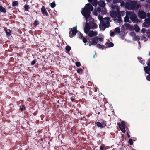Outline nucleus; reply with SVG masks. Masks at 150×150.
I'll use <instances>...</instances> for the list:
<instances>
[{
	"instance_id": "f257e3e1",
	"label": "nucleus",
	"mask_w": 150,
	"mask_h": 150,
	"mask_svg": "<svg viewBox=\"0 0 150 150\" xmlns=\"http://www.w3.org/2000/svg\"><path fill=\"white\" fill-rule=\"evenodd\" d=\"M93 9V8L91 5L88 3L86 5L84 8L81 11V14L84 17L86 21V24L84 29V32L86 34L88 33L91 28L88 25L87 22L91 19L90 15L91 11H92Z\"/></svg>"
},
{
	"instance_id": "f03ea898",
	"label": "nucleus",
	"mask_w": 150,
	"mask_h": 150,
	"mask_svg": "<svg viewBox=\"0 0 150 150\" xmlns=\"http://www.w3.org/2000/svg\"><path fill=\"white\" fill-rule=\"evenodd\" d=\"M113 0L114 3H116L120 2V3L121 6H125V7L128 9H136L140 7V5L137 4V2L135 1L128 2L126 3L125 5L124 2L121 0L119 1H117L115 0Z\"/></svg>"
},
{
	"instance_id": "7ed1b4c3",
	"label": "nucleus",
	"mask_w": 150,
	"mask_h": 150,
	"mask_svg": "<svg viewBox=\"0 0 150 150\" xmlns=\"http://www.w3.org/2000/svg\"><path fill=\"white\" fill-rule=\"evenodd\" d=\"M111 8L113 10L110 12V16L115 20H117L118 21V22L120 23L122 22V21L120 14L119 9L118 6L116 5H113L112 6Z\"/></svg>"
},
{
	"instance_id": "20e7f679",
	"label": "nucleus",
	"mask_w": 150,
	"mask_h": 150,
	"mask_svg": "<svg viewBox=\"0 0 150 150\" xmlns=\"http://www.w3.org/2000/svg\"><path fill=\"white\" fill-rule=\"evenodd\" d=\"M126 16L124 18L125 22H130L129 18L134 22H136L137 21L136 15L133 12L127 11L126 12Z\"/></svg>"
},
{
	"instance_id": "39448f33",
	"label": "nucleus",
	"mask_w": 150,
	"mask_h": 150,
	"mask_svg": "<svg viewBox=\"0 0 150 150\" xmlns=\"http://www.w3.org/2000/svg\"><path fill=\"white\" fill-rule=\"evenodd\" d=\"M103 40V37H101L98 38V37H95L92 39V44L93 45H96L98 43H100V42Z\"/></svg>"
},
{
	"instance_id": "423d86ee",
	"label": "nucleus",
	"mask_w": 150,
	"mask_h": 150,
	"mask_svg": "<svg viewBox=\"0 0 150 150\" xmlns=\"http://www.w3.org/2000/svg\"><path fill=\"white\" fill-rule=\"evenodd\" d=\"M133 29L132 27L128 23L125 24L122 27V30L123 31H125L127 30H131Z\"/></svg>"
},
{
	"instance_id": "0eeeda50",
	"label": "nucleus",
	"mask_w": 150,
	"mask_h": 150,
	"mask_svg": "<svg viewBox=\"0 0 150 150\" xmlns=\"http://www.w3.org/2000/svg\"><path fill=\"white\" fill-rule=\"evenodd\" d=\"M111 21H110L109 18L107 17L104 18L103 19L102 22H101L104 24L105 25L107 28H108L110 26V22Z\"/></svg>"
},
{
	"instance_id": "6e6552de",
	"label": "nucleus",
	"mask_w": 150,
	"mask_h": 150,
	"mask_svg": "<svg viewBox=\"0 0 150 150\" xmlns=\"http://www.w3.org/2000/svg\"><path fill=\"white\" fill-rule=\"evenodd\" d=\"M138 16L141 19H144L146 16V13L142 11H139L138 13Z\"/></svg>"
},
{
	"instance_id": "1a4fd4ad",
	"label": "nucleus",
	"mask_w": 150,
	"mask_h": 150,
	"mask_svg": "<svg viewBox=\"0 0 150 150\" xmlns=\"http://www.w3.org/2000/svg\"><path fill=\"white\" fill-rule=\"evenodd\" d=\"M77 27L76 26L75 27H74L72 28H71V30L69 32V36L70 37H72V36L71 35V32L73 35H75L76 34L77 32Z\"/></svg>"
},
{
	"instance_id": "9d476101",
	"label": "nucleus",
	"mask_w": 150,
	"mask_h": 150,
	"mask_svg": "<svg viewBox=\"0 0 150 150\" xmlns=\"http://www.w3.org/2000/svg\"><path fill=\"white\" fill-rule=\"evenodd\" d=\"M145 21L143 24V26L145 27H148L150 25V18L145 19Z\"/></svg>"
},
{
	"instance_id": "9b49d317",
	"label": "nucleus",
	"mask_w": 150,
	"mask_h": 150,
	"mask_svg": "<svg viewBox=\"0 0 150 150\" xmlns=\"http://www.w3.org/2000/svg\"><path fill=\"white\" fill-rule=\"evenodd\" d=\"M96 123L97 125L99 127L101 128L103 127L106 125V123L105 121H103L101 123L98 122H96Z\"/></svg>"
},
{
	"instance_id": "f8f14e48",
	"label": "nucleus",
	"mask_w": 150,
	"mask_h": 150,
	"mask_svg": "<svg viewBox=\"0 0 150 150\" xmlns=\"http://www.w3.org/2000/svg\"><path fill=\"white\" fill-rule=\"evenodd\" d=\"M97 10L98 12H101L102 14H105L106 13V9L105 8L101 9L99 7H98L97 8Z\"/></svg>"
},
{
	"instance_id": "ddd939ff",
	"label": "nucleus",
	"mask_w": 150,
	"mask_h": 150,
	"mask_svg": "<svg viewBox=\"0 0 150 150\" xmlns=\"http://www.w3.org/2000/svg\"><path fill=\"white\" fill-rule=\"evenodd\" d=\"M148 66L144 67V70L146 73L149 74L150 73V61L148 62Z\"/></svg>"
},
{
	"instance_id": "4468645a",
	"label": "nucleus",
	"mask_w": 150,
	"mask_h": 150,
	"mask_svg": "<svg viewBox=\"0 0 150 150\" xmlns=\"http://www.w3.org/2000/svg\"><path fill=\"white\" fill-rule=\"evenodd\" d=\"M88 35L90 37H92L97 35L98 33L96 31H91L88 34Z\"/></svg>"
},
{
	"instance_id": "2eb2a0df",
	"label": "nucleus",
	"mask_w": 150,
	"mask_h": 150,
	"mask_svg": "<svg viewBox=\"0 0 150 150\" xmlns=\"http://www.w3.org/2000/svg\"><path fill=\"white\" fill-rule=\"evenodd\" d=\"M89 26L91 28L95 29L97 27V25L94 22L91 21L89 23Z\"/></svg>"
},
{
	"instance_id": "dca6fc26",
	"label": "nucleus",
	"mask_w": 150,
	"mask_h": 150,
	"mask_svg": "<svg viewBox=\"0 0 150 150\" xmlns=\"http://www.w3.org/2000/svg\"><path fill=\"white\" fill-rule=\"evenodd\" d=\"M98 5L100 7H104L105 5V3L103 1L100 0L98 2Z\"/></svg>"
},
{
	"instance_id": "f3484780",
	"label": "nucleus",
	"mask_w": 150,
	"mask_h": 150,
	"mask_svg": "<svg viewBox=\"0 0 150 150\" xmlns=\"http://www.w3.org/2000/svg\"><path fill=\"white\" fill-rule=\"evenodd\" d=\"M41 11L44 15L47 16L48 15V13L45 10L44 6H42L41 9Z\"/></svg>"
},
{
	"instance_id": "a211bd4d",
	"label": "nucleus",
	"mask_w": 150,
	"mask_h": 150,
	"mask_svg": "<svg viewBox=\"0 0 150 150\" xmlns=\"http://www.w3.org/2000/svg\"><path fill=\"white\" fill-rule=\"evenodd\" d=\"M118 125L119 128L120 129L121 131L123 133H125L126 131L125 128V126H124L123 125H120V124H118Z\"/></svg>"
},
{
	"instance_id": "6ab92c4d",
	"label": "nucleus",
	"mask_w": 150,
	"mask_h": 150,
	"mask_svg": "<svg viewBox=\"0 0 150 150\" xmlns=\"http://www.w3.org/2000/svg\"><path fill=\"white\" fill-rule=\"evenodd\" d=\"M89 2H91L93 5L96 6H97L98 4L97 0H88Z\"/></svg>"
},
{
	"instance_id": "aec40b11",
	"label": "nucleus",
	"mask_w": 150,
	"mask_h": 150,
	"mask_svg": "<svg viewBox=\"0 0 150 150\" xmlns=\"http://www.w3.org/2000/svg\"><path fill=\"white\" fill-rule=\"evenodd\" d=\"M99 27L100 29L103 30H104L105 29V28L107 27L102 22H100Z\"/></svg>"
},
{
	"instance_id": "412c9836",
	"label": "nucleus",
	"mask_w": 150,
	"mask_h": 150,
	"mask_svg": "<svg viewBox=\"0 0 150 150\" xmlns=\"http://www.w3.org/2000/svg\"><path fill=\"white\" fill-rule=\"evenodd\" d=\"M114 46V44L112 42H107L106 44V46L107 48L112 47Z\"/></svg>"
},
{
	"instance_id": "4be33fe9",
	"label": "nucleus",
	"mask_w": 150,
	"mask_h": 150,
	"mask_svg": "<svg viewBox=\"0 0 150 150\" xmlns=\"http://www.w3.org/2000/svg\"><path fill=\"white\" fill-rule=\"evenodd\" d=\"M134 30L136 32H139L140 30V28L137 25H135L134 26Z\"/></svg>"
},
{
	"instance_id": "5701e85b",
	"label": "nucleus",
	"mask_w": 150,
	"mask_h": 150,
	"mask_svg": "<svg viewBox=\"0 0 150 150\" xmlns=\"http://www.w3.org/2000/svg\"><path fill=\"white\" fill-rule=\"evenodd\" d=\"M0 11L5 13L6 12V10L4 7L0 6Z\"/></svg>"
},
{
	"instance_id": "b1692460",
	"label": "nucleus",
	"mask_w": 150,
	"mask_h": 150,
	"mask_svg": "<svg viewBox=\"0 0 150 150\" xmlns=\"http://www.w3.org/2000/svg\"><path fill=\"white\" fill-rule=\"evenodd\" d=\"M96 46L98 48L102 49H103L104 47V46L103 45L100 44V43H98L97 44Z\"/></svg>"
},
{
	"instance_id": "393cba45",
	"label": "nucleus",
	"mask_w": 150,
	"mask_h": 150,
	"mask_svg": "<svg viewBox=\"0 0 150 150\" xmlns=\"http://www.w3.org/2000/svg\"><path fill=\"white\" fill-rule=\"evenodd\" d=\"M120 28L118 27H117V28H116L115 29V30H114V32L118 34L120 32Z\"/></svg>"
},
{
	"instance_id": "a878e982",
	"label": "nucleus",
	"mask_w": 150,
	"mask_h": 150,
	"mask_svg": "<svg viewBox=\"0 0 150 150\" xmlns=\"http://www.w3.org/2000/svg\"><path fill=\"white\" fill-rule=\"evenodd\" d=\"M6 33L8 36H9L11 35V31L9 30H6Z\"/></svg>"
},
{
	"instance_id": "bb28decb",
	"label": "nucleus",
	"mask_w": 150,
	"mask_h": 150,
	"mask_svg": "<svg viewBox=\"0 0 150 150\" xmlns=\"http://www.w3.org/2000/svg\"><path fill=\"white\" fill-rule=\"evenodd\" d=\"M25 10V11H28L30 8L29 6L28 5H25L24 6Z\"/></svg>"
},
{
	"instance_id": "cd10ccee",
	"label": "nucleus",
	"mask_w": 150,
	"mask_h": 150,
	"mask_svg": "<svg viewBox=\"0 0 150 150\" xmlns=\"http://www.w3.org/2000/svg\"><path fill=\"white\" fill-rule=\"evenodd\" d=\"M133 39L134 40H139L140 39V38L138 36H136V35L135 36L133 37Z\"/></svg>"
},
{
	"instance_id": "c85d7f7f",
	"label": "nucleus",
	"mask_w": 150,
	"mask_h": 150,
	"mask_svg": "<svg viewBox=\"0 0 150 150\" xmlns=\"http://www.w3.org/2000/svg\"><path fill=\"white\" fill-rule=\"evenodd\" d=\"M18 3L17 1H15L13 2L12 3V6H17L18 5Z\"/></svg>"
},
{
	"instance_id": "c756f323",
	"label": "nucleus",
	"mask_w": 150,
	"mask_h": 150,
	"mask_svg": "<svg viewBox=\"0 0 150 150\" xmlns=\"http://www.w3.org/2000/svg\"><path fill=\"white\" fill-rule=\"evenodd\" d=\"M98 18L100 21V22H102L103 19V18L102 16H98Z\"/></svg>"
},
{
	"instance_id": "7c9ffc66",
	"label": "nucleus",
	"mask_w": 150,
	"mask_h": 150,
	"mask_svg": "<svg viewBox=\"0 0 150 150\" xmlns=\"http://www.w3.org/2000/svg\"><path fill=\"white\" fill-rule=\"evenodd\" d=\"M65 49L67 51H69L71 49V47L69 46H67L66 47Z\"/></svg>"
},
{
	"instance_id": "2f4dec72",
	"label": "nucleus",
	"mask_w": 150,
	"mask_h": 150,
	"mask_svg": "<svg viewBox=\"0 0 150 150\" xmlns=\"http://www.w3.org/2000/svg\"><path fill=\"white\" fill-rule=\"evenodd\" d=\"M130 35L131 36L133 37H134L136 35L135 33L134 32H131L130 33Z\"/></svg>"
},
{
	"instance_id": "473e14b6",
	"label": "nucleus",
	"mask_w": 150,
	"mask_h": 150,
	"mask_svg": "<svg viewBox=\"0 0 150 150\" xmlns=\"http://www.w3.org/2000/svg\"><path fill=\"white\" fill-rule=\"evenodd\" d=\"M147 34H148V38L150 37V30H147L146 32Z\"/></svg>"
},
{
	"instance_id": "72a5a7b5",
	"label": "nucleus",
	"mask_w": 150,
	"mask_h": 150,
	"mask_svg": "<svg viewBox=\"0 0 150 150\" xmlns=\"http://www.w3.org/2000/svg\"><path fill=\"white\" fill-rule=\"evenodd\" d=\"M129 143L130 144V145H132L133 144V142L132 139H129Z\"/></svg>"
},
{
	"instance_id": "f704fd0d",
	"label": "nucleus",
	"mask_w": 150,
	"mask_h": 150,
	"mask_svg": "<svg viewBox=\"0 0 150 150\" xmlns=\"http://www.w3.org/2000/svg\"><path fill=\"white\" fill-rule=\"evenodd\" d=\"M50 6L52 8H54L55 6V4L54 2L52 3L51 4Z\"/></svg>"
},
{
	"instance_id": "c9c22d12",
	"label": "nucleus",
	"mask_w": 150,
	"mask_h": 150,
	"mask_svg": "<svg viewBox=\"0 0 150 150\" xmlns=\"http://www.w3.org/2000/svg\"><path fill=\"white\" fill-rule=\"evenodd\" d=\"M21 110L22 111L24 110H25V107L23 105H22L21 107Z\"/></svg>"
},
{
	"instance_id": "e433bc0d",
	"label": "nucleus",
	"mask_w": 150,
	"mask_h": 150,
	"mask_svg": "<svg viewBox=\"0 0 150 150\" xmlns=\"http://www.w3.org/2000/svg\"><path fill=\"white\" fill-rule=\"evenodd\" d=\"M76 65L77 67H80L81 66V64L79 62H76Z\"/></svg>"
},
{
	"instance_id": "4c0bfd02",
	"label": "nucleus",
	"mask_w": 150,
	"mask_h": 150,
	"mask_svg": "<svg viewBox=\"0 0 150 150\" xmlns=\"http://www.w3.org/2000/svg\"><path fill=\"white\" fill-rule=\"evenodd\" d=\"M82 71H83L82 69L81 68H80L77 71V72L79 73H81L82 72Z\"/></svg>"
},
{
	"instance_id": "58836bf2",
	"label": "nucleus",
	"mask_w": 150,
	"mask_h": 150,
	"mask_svg": "<svg viewBox=\"0 0 150 150\" xmlns=\"http://www.w3.org/2000/svg\"><path fill=\"white\" fill-rule=\"evenodd\" d=\"M142 40L144 41V42L146 41L147 40V38L144 36H143Z\"/></svg>"
},
{
	"instance_id": "ea45409f",
	"label": "nucleus",
	"mask_w": 150,
	"mask_h": 150,
	"mask_svg": "<svg viewBox=\"0 0 150 150\" xmlns=\"http://www.w3.org/2000/svg\"><path fill=\"white\" fill-rule=\"evenodd\" d=\"M97 11H98L97 9L95 10L93 12V13L94 15L96 16H97L98 14H97Z\"/></svg>"
},
{
	"instance_id": "a19ab883",
	"label": "nucleus",
	"mask_w": 150,
	"mask_h": 150,
	"mask_svg": "<svg viewBox=\"0 0 150 150\" xmlns=\"http://www.w3.org/2000/svg\"><path fill=\"white\" fill-rule=\"evenodd\" d=\"M138 59L139 60V62L142 63V62H143V59L141 58L140 57H138Z\"/></svg>"
},
{
	"instance_id": "79ce46f5",
	"label": "nucleus",
	"mask_w": 150,
	"mask_h": 150,
	"mask_svg": "<svg viewBox=\"0 0 150 150\" xmlns=\"http://www.w3.org/2000/svg\"><path fill=\"white\" fill-rule=\"evenodd\" d=\"M83 41V42L85 43H86L87 42V39L85 38L84 37H83L82 39Z\"/></svg>"
},
{
	"instance_id": "37998d69",
	"label": "nucleus",
	"mask_w": 150,
	"mask_h": 150,
	"mask_svg": "<svg viewBox=\"0 0 150 150\" xmlns=\"http://www.w3.org/2000/svg\"><path fill=\"white\" fill-rule=\"evenodd\" d=\"M78 34H79V37L80 38H81L83 36V35L82 34H81V33H78Z\"/></svg>"
},
{
	"instance_id": "c03bdc74",
	"label": "nucleus",
	"mask_w": 150,
	"mask_h": 150,
	"mask_svg": "<svg viewBox=\"0 0 150 150\" xmlns=\"http://www.w3.org/2000/svg\"><path fill=\"white\" fill-rule=\"evenodd\" d=\"M114 35V33L113 32L110 31V35L111 36H113Z\"/></svg>"
},
{
	"instance_id": "a18cd8bd",
	"label": "nucleus",
	"mask_w": 150,
	"mask_h": 150,
	"mask_svg": "<svg viewBox=\"0 0 150 150\" xmlns=\"http://www.w3.org/2000/svg\"><path fill=\"white\" fill-rule=\"evenodd\" d=\"M105 147L104 146H100V150H104L105 149Z\"/></svg>"
},
{
	"instance_id": "49530a36",
	"label": "nucleus",
	"mask_w": 150,
	"mask_h": 150,
	"mask_svg": "<svg viewBox=\"0 0 150 150\" xmlns=\"http://www.w3.org/2000/svg\"><path fill=\"white\" fill-rule=\"evenodd\" d=\"M125 14V12L124 11H121L120 13V15H121L122 16H124V15Z\"/></svg>"
},
{
	"instance_id": "de8ad7c7",
	"label": "nucleus",
	"mask_w": 150,
	"mask_h": 150,
	"mask_svg": "<svg viewBox=\"0 0 150 150\" xmlns=\"http://www.w3.org/2000/svg\"><path fill=\"white\" fill-rule=\"evenodd\" d=\"M146 79L147 80L150 81V74L147 76Z\"/></svg>"
},
{
	"instance_id": "09e8293b",
	"label": "nucleus",
	"mask_w": 150,
	"mask_h": 150,
	"mask_svg": "<svg viewBox=\"0 0 150 150\" xmlns=\"http://www.w3.org/2000/svg\"><path fill=\"white\" fill-rule=\"evenodd\" d=\"M120 125H123L124 126H125V122L124 121H122Z\"/></svg>"
},
{
	"instance_id": "8fccbe9b",
	"label": "nucleus",
	"mask_w": 150,
	"mask_h": 150,
	"mask_svg": "<svg viewBox=\"0 0 150 150\" xmlns=\"http://www.w3.org/2000/svg\"><path fill=\"white\" fill-rule=\"evenodd\" d=\"M39 24V22L37 21H35L34 24L35 25H38Z\"/></svg>"
},
{
	"instance_id": "3c124183",
	"label": "nucleus",
	"mask_w": 150,
	"mask_h": 150,
	"mask_svg": "<svg viewBox=\"0 0 150 150\" xmlns=\"http://www.w3.org/2000/svg\"><path fill=\"white\" fill-rule=\"evenodd\" d=\"M141 32L143 33H144L145 32H146V30L144 29H142L141 30Z\"/></svg>"
},
{
	"instance_id": "603ef678",
	"label": "nucleus",
	"mask_w": 150,
	"mask_h": 150,
	"mask_svg": "<svg viewBox=\"0 0 150 150\" xmlns=\"http://www.w3.org/2000/svg\"><path fill=\"white\" fill-rule=\"evenodd\" d=\"M36 62L35 60H33L31 62V64L34 65L35 63Z\"/></svg>"
},
{
	"instance_id": "864d4df0",
	"label": "nucleus",
	"mask_w": 150,
	"mask_h": 150,
	"mask_svg": "<svg viewBox=\"0 0 150 150\" xmlns=\"http://www.w3.org/2000/svg\"><path fill=\"white\" fill-rule=\"evenodd\" d=\"M147 16L149 18H150V13H148Z\"/></svg>"
},
{
	"instance_id": "5fc2aeb1",
	"label": "nucleus",
	"mask_w": 150,
	"mask_h": 150,
	"mask_svg": "<svg viewBox=\"0 0 150 150\" xmlns=\"http://www.w3.org/2000/svg\"><path fill=\"white\" fill-rule=\"evenodd\" d=\"M127 135L129 138L130 137V136L129 135L128 132H127Z\"/></svg>"
},
{
	"instance_id": "6e6d98bb",
	"label": "nucleus",
	"mask_w": 150,
	"mask_h": 150,
	"mask_svg": "<svg viewBox=\"0 0 150 150\" xmlns=\"http://www.w3.org/2000/svg\"><path fill=\"white\" fill-rule=\"evenodd\" d=\"M91 45H93L92 44V43L91 44H89V45L90 46H91Z\"/></svg>"
},
{
	"instance_id": "4d7b16f0",
	"label": "nucleus",
	"mask_w": 150,
	"mask_h": 150,
	"mask_svg": "<svg viewBox=\"0 0 150 150\" xmlns=\"http://www.w3.org/2000/svg\"><path fill=\"white\" fill-rule=\"evenodd\" d=\"M108 2H109L110 1H111V0H106Z\"/></svg>"
},
{
	"instance_id": "13d9d810",
	"label": "nucleus",
	"mask_w": 150,
	"mask_h": 150,
	"mask_svg": "<svg viewBox=\"0 0 150 150\" xmlns=\"http://www.w3.org/2000/svg\"><path fill=\"white\" fill-rule=\"evenodd\" d=\"M148 2L150 3V0H148Z\"/></svg>"
},
{
	"instance_id": "bf43d9fd",
	"label": "nucleus",
	"mask_w": 150,
	"mask_h": 150,
	"mask_svg": "<svg viewBox=\"0 0 150 150\" xmlns=\"http://www.w3.org/2000/svg\"><path fill=\"white\" fill-rule=\"evenodd\" d=\"M138 44H139V45H140V42L138 41Z\"/></svg>"
},
{
	"instance_id": "052dcab7",
	"label": "nucleus",
	"mask_w": 150,
	"mask_h": 150,
	"mask_svg": "<svg viewBox=\"0 0 150 150\" xmlns=\"http://www.w3.org/2000/svg\"><path fill=\"white\" fill-rule=\"evenodd\" d=\"M71 100L72 101H73V100L72 99H71Z\"/></svg>"
},
{
	"instance_id": "680f3d73",
	"label": "nucleus",
	"mask_w": 150,
	"mask_h": 150,
	"mask_svg": "<svg viewBox=\"0 0 150 150\" xmlns=\"http://www.w3.org/2000/svg\"><path fill=\"white\" fill-rule=\"evenodd\" d=\"M149 55H150V52H149Z\"/></svg>"
}]
</instances>
